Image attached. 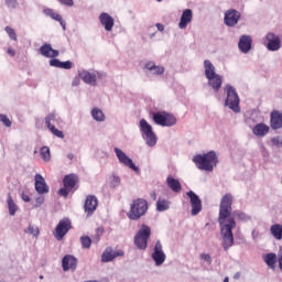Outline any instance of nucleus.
Listing matches in <instances>:
<instances>
[{
    "instance_id": "1",
    "label": "nucleus",
    "mask_w": 282,
    "mask_h": 282,
    "mask_svg": "<svg viewBox=\"0 0 282 282\" xmlns=\"http://www.w3.org/2000/svg\"><path fill=\"white\" fill-rule=\"evenodd\" d=\"M235 217L240 221H250L252 219V217L241 210L232 212V195L226 194L220 199L218 213V224L223 239L221 246L226 252L235 246V235L232 234V229L237 228Z\"/></svg>"
},
{
    "instance_id": "2",
    "label": "nucleus",
    "mask_w": 282,
    "mask_h": 282,
    "mask_svg": "<svg viewBox=\"0 0 282 282\" xmlns=\"http://www.w3.org/2000/svg\"><path fill=\"white\" fill-rule=\"evenodd\" d=\"M193 162H195L199 171H208L210 173L213 172V169L217 166L219 159H217V153H215V151H209L205 154L195 155Z\"/></svg>"
},
{
    "instance_id": "3",
    "label": "nucleus",
    "mask_w": 282,
    "mask_h": 282,
    "mask_svg": "<svg viewBox=\"0 0 282 282\" xmlns=\"http://www.w3.org/2000/svg\"><path fill=\"white\" fill-rule=\"evenodd\" d=\"M149 210V203L144 198H137L130 204V209L127 213V217L132 221H138L141 217L147 215Z\"/></svg>"
},
{
    "instance_id": "4",
    "label": "nucleus",
    "mask_w": 282,
    "mask_h": 282,
    "mask_svg": "<svg viewBox=\"0 0 282 282\" xmlns=\"http://www.w3.org/2000/svg\"><path fill=\"white\" fill-rule=\"evenodd\" d=\"M225 91H227L225 107H229L231 111H235V113H239V111H241V108H239V95L237 94V89L232 87V85L227 84L225 86Z\"/></svg>"
},
{
    "instance_id": "5",
    "label": "nucleus",
    "mask_w": 282,
    "mask_h": 282,
    "mask_svg": "<svg viewBox=\"0 0 282 282\" xmlns=\"http://www.w3.org/2000/svg\"><path fill=\"white\" fill-rule=\"evenodd\" d=\"M151 238V227L148 225H141V228L134 236V246L139 250H144L149 246V239Z\"/></svg>"
},
{
    "instance_id": "6",
    "label": "nucleus",
    "mask_w": 282,
    "mask_h": 282,
    "mask_svg": "<svg viewBox=\"0 0 282 282\" xmlns=\"http://www.w3.org/2000/svg\"><path fill=\"white\" fill-rule=\"evenodd\" d=\"M155 124L160 127H175L177 124V118L175 115H171L166 111H159L152 115Z\"/></svg>"
},
{
    "instance_id": "7",
    "label": "nucleus",
    "mask_w": 282,
    "mask_h": 282,
    "mask_svg": "<svg viewBox=\"0 0 282 282\" xmlns=\"http://www.w3.org/2000/svg\"><path fill=\"white\" fill-rule=\"evenodd\" d=\"M72 228V220L69 218H64L58 221L55 231H54V237L57 241H63V238L67 232H69Z\"/></svg>"
},
{
    "instance_id": "8",
    "label": "nucleus",
    "mask_w": 282,
    "mask_h": 282,
    "mask_svg": "<svg viewBox=\"0 0 282 282\" xmlns=\"http://www.w3.org/2000/svg\"><path fill=\"white\" fill-rule=\"evenodd\" d=\"M113 151H115L120 164H123V166H128V169H131L132 171H134V173H140V167H138L133 163V160L131 158H129V155H127V153H124V151H122L119 148H115Z\"/></svg>"
},
{
    "instance_id": "9",
    "label": "nucleus",
    "mask_w": 282,
    "mask_h": 282,
    "mask_svg": "<svg viewBox=\"0 0 282 282\" xmlns=\"http://www.w3.org/2000/svg\"><path fill=\"white\" fill-rule=\"evenodd\" d=\"M151 257L158 268H160V265L164 264V261H166V253H164V248L162 247V241L158 240L155 242V246H154Z\"/></svg>"
},
{
    "instance_id": "10",
    "label": "nucleus",
    "mask_w": 282,
    "mask_h": 282,
    "mask_svg": "<svg viewBox=\"0 0 282 282\" xmlns=\"http://www.w3.org/2000/svg\"><path fill=\"white\" fill-rule=\"evenodd\" d=\"M241 21V13L236 9H229L225 12L224 23L227 28H235Z\"/></svg>"
},
{
    "instance_id": "11",
    "label": "nucleus",
    "mask_w": 282,
    "mask_h": 282,
    "mask_svg": "<svg viewBox=\"0 0 282 282\" xmlns=\"http://www.w3.org/2000/svg\"><path fill=\"white\" fill-rule=\"evenodd\" d=\"M265 41L267 50H269V52H279L281 47V36L274 34L273 32H269L265 35Z\"/></svg>"
},
{
    "instance_id": "12",
    "label": "nucleus",
    "mask_w": 282,
    "mask_h": 282,
    "mask_svg": "<svg viewBox=\"0 0 282 282\" xmlns=\"http://www.w3.org/2000/svg\"><path fill=\"white\" fill-rule=\"evenodd\" d=\"M186 195L189 197V204L192 206L191 215L192 217H196V215L202 210V198H199V196L193 191L187 192Z\"/></svg>"
},
{
    "instance_id": "13",
    "label": "nucleus",
    "mask_w": 282,
    "mask_h": 282,
    "mask_svg": "<svg viewBox=\"0 0 282 282\" xmlns=\"http://www.w3.org/2000/svg\"><path fill=\"white\" fill-rule=\"evenodd\" d=\"M245 122L251 129L254 124L261 122V111L257 109L247 110L245 113Z\"/></svg>"
},
{
    "instance_id": "14",
    "label": "nucleus",
    "mask_w": 282,
    "mask_h": 282,
    "mask_svg": "<svg viewBox=\"0 0 282 282\" xmlns=\"http://www.w3.org/2000/svg\"><path fill=\"white\" fill-rule=\"evenodd\" d=\"M62 268L64 272H76V269L78 268V259L74 257L73 254H66L62 259Z\"/></svg>"
},
{
    "instance_id": "15",
    "label": "nucleus",
    "mask_w": 282,
    "mask_h": 282,
    "mask_svg": "<svg viewBox=\"0 0 282 282\" xmlns=\"http://www.w3.org/2000/svg\"><path fill=\"white\" fill-rule=\"evenodd\" d=\"M35 191L39 195H47L50 193V186L45 182V178L41 174H35Z\"/></svg>"
},
{
    "instance_id": "16",
    "label": "nucleus",
    "mask_w": 282,
    "mask_h": 282,
    "mask_svg": "<svg viewBox=\"0 0 282 282\" xmlns=\"http://www.w3.org/2000/svg\"><path fill=\"white\" fill-rule=\"evenodd\" d=\"M96 208H98V198L95 195H88L84 205L85 213L90 217L96 212Z\"/></svg>"
},
{
    "instance_id": "17",
    "label": "nucleus",
    "mask_w": 282,
    "mask_h": 282,
    "mask_svg": "<svg viewBox=\"0 0 282 282\" xmlns=\"http://www.w3.org/2000/svg\"><path fill=\"white\" fill-rule=\"evenodd\" d=\"M78 76L84 83H86V85H91V87H96V85H98L96 73L82 69L78 70Z\"/></svg>"
},
{
    "instance_id": "18",
    "label": "nucleus",
    "mask_w": 282,
    "mask_h": 282,
    "mask_svg": "<svg viewBox=\"0 0 282 282\" xmlns=\"http://www.w3.org/2000/svg\"><path fill=\"white\" fill-rule=\"evenodd\" d=\"M238 48L242 54H248L252 50V36L241 35L238 42Z\"/></svg>"
},
{
    "instance_id": "19",
    "label": "nucleus",
    "mask_w": 282,
    "mask_h": 282,
    "mask_svg": "<svg viewBox=\"0 0 282 282\" xmlns=\"http://www.w3.org/2000/svg\"><path fill=\"white\" fill-rule=\"evenodd\" d=\"M40 54L45 58H58L61 53L58 52V50H54L52 47V44H43L40 47Z\"/></svg>"
},
{
    "instance_id": "20",
    "label": "nucleus",
    "mask_w": 282,
    "mask_h": 282,
    "mask_svg": "<svg viewBox=\"0 0 282 282\" xmlns=\"http://www.w3.org/2000/svg\"><path fill=\"white\" fill-rule=\"evenodd\" d=\"M251 129L253 135H257V138H265V134L270 133V126L263 122L256 123Z\"/></svg>"
},
{
    "instance_id": "21",
    "label": "nucleus",
    "mask_w": 282,
    "mask_h": 282,
    "mask_svg": "<svg viewBox=\"0 0 282 282\" xmlns=\"http://www.w3.org/2000/svg\"><path fill=\"white\" fill-rule=\"evenodd\" d=\"M193 21V10L185 9L181 15V20L178 23L180 30H186L188 28V23Z\"/></svg>"
},
{
    "instance_id": "22",
    "label": "nucleus",
    "mask_w": 282,
    "mask_h": 282,
    "mask_svg": "<svg viewBox=\"0 0 282 282\" xmlns=\"http://www.w3.org/2000/svg\"><path fill=\"white\" fill-rule=\"evenodd\" d=\"M99 21L101 25H104L106 32H111V30H113L115 21H113V18L109 15V13H106V12L100 13Z\"/></svg>"
},
{
    "instance_id": "23",
    "label": "nucleus",
    "mask_w": 282,
    "mask_h": 282,
    "mask_svg": "<svg viewBox=\"0 0 282 282\" xmlns=\"http://www.w3.org/2000/svg\"><path fill=\"white\" fill-rule=\"evenodd\" d=\"M207 80H208V86L212 87L215 94H217V91L221 89V85L224 83L221 75L219 74L213 75L212 77H208Z\"/></svg>"
},
{
    "instance_id": "24",
    "label": "nucleus",
    "mask_w": 282,
    "mask_h": 282,
    "mask_svg": "<svg viewBox=\"0 0 282 282\" xmlns=\"http://www.w3.org/2000/svg\"><path fill=\"white\" fill-rule=\"evenodd\" d=\"M143 69L153 76H162V74H164V66L155 65V62H148Z\"/></svg>"
},
{
    "instance_id": "25",
    "label": "nucleus",
    "mask_w": 282,
    "mask_h": 282,
    "mask_svg": "<svg viewBox=\"0 0 282 282\" xmlns=\"http://www.w3.org/2000/svg\"><path fill=\"white\" fill-rule=\"evenodd\" d=\"M77 183H78V175L76 174H68L63 178L64 187L69 188L70 191H74V188H76Z\"/></svg>"
},
{
    "instance_id": "26",
    "label": "nucleus",
    "mask_w": 282,
    "mask_h": 282,
    "mask_svg": "<svg viewBox=\"0 0 282 282\" xmlns=\"http://www.w3.org/2000/svg\"><path fill=\"white\" fill-rule=\"evenodd\" d=\"M271 128L276 131V129H282V113L279 111L271 113Z\"/></svg>"
},
{
    "instance_id": "27",
    "label": "nucleus",
    "mask_w": 282,
    "mask_h": 282,
    "mask_svg": "<svg viewBox=\"0 0 282 282\" xmlns=\"http://www.w3.org/2000/svg\"><path fill=\"white\" fill-rule=\"evenodd\" d=\"M166 184H167L169 188H171V191H173V193L182 192V183H180L178 180L173 178V176H171V175L167 176Z\"/></svg>"
},
{
    "instance_id": "28",
    "label": "nucleus",
    "mask_w": 282,
    "mask_h": 282,
    "mask_svg": "<svg viewBox=\"0 0 282 282\" xmlns=\"http://www.w3.org/2000/svg\"><path fill=\"white\" fill-rule=\"evenodd\" d=\"M204 69L206 78H213V76L217 75V73L215 72V65H213V62H210V59L204 61Z\"/></svg>"
},
{
    "instance_id": "29",
    "label": "nucleus",
    "mask_w": 282,
    "mask_h": 282,
    "mask_svg": "<svg viewBox=\"0 0 282 282\" xmlns=\"http://www.w3.org/2000/svg\"><path fill=\"white\" fill-rule=\"evenodd\" d=\"M7 206L9 208V215L14 217L17 215V210H19V206H17V203H14V199H12V194L10 193H8L7 196Z\"/></svg>"
},
{
    "instance_id": "30",
    "label": "nucleus",
    "mask_w": 282,
    "mask_h": 282,
    "mask_svg": "<svg viewBox=\"0 0 282 282\" xmlns=\"http://www.w3.org/2000/svg\"><path fill=\"white\" fill-rule=\"evenodd\" d=\"M139 127H140L141 133H142V138H144V135H149V133H153V127L150 126V123L147 119H141Z\"/></svg>"
},
{
    "instance_id": "31",
    "label": "nucleus",
    "mask_w": 282,
    "mask_h": 282,
    "mask_svg": "<svg viewBox=\"0 0 282 282\" xmlns=\"http://www.w3.org/2000/svg\"><path fill=\"white\" fill-rule=\"evenodd\" d=\"M171 208V202L169 199L159 198L156 202V210L159 213H164Z\"/></svg>"
},
{
    "instance_id": "32",
    "label": "nucleus",
    "mask_w": 282,
    "mask_h": 282,
    "mask_svg": "<svg viewBox=\"0 0 282 282\" xmlns=\"http://www.w3.org/2000/svg\"><path fill=\"white\" fill-rule=\"evenodd\" d=\"M271 235L272 237H274V239H276L278 241H281L282 239V225L280 224H275L272 225L270 228Z\"/></svg>"
},
{
    "instance_id": "33",
    "label": "nucleus",
    "mask_w": 282,
    "mask_h": 282,
    "mask_svg": "<svg viewBox=\"0 0 282 282\" xmlns=\"http://www.w3.org/2000/svg\"><path fill=\"white\" fill-rule=\"evenodd\" d=\"M143 140L148 147H155V144H158V135H155V132L143 135Z\"/></svg>"
},
{
    "instance_id": "34",
    "label": "nucleus",
    "mask_w": 282,
    "mask_h": 282,
    "mask_svg": "<svg viewBox=\"0 0 282 282\" xmlns=\"http://www.w3.org/2000/svg\"><path fill=\"white\" fill-rule=\"evenodd\" d=\"M113 261V249L107 248L101 254V262L109 263Z\"/></svg>"
},
{
    "instance_id": "35",
    "label": "nucleus",
    "mask_w": 282,
    "mask_h": 282,
    "mask_svg": "<svg viewBox=\"0 0 282 282\" xmlns=\"http://www.w3.org/2000/svg\"><path fill=\"white\" fill-rule=\"evenodd\" d=\"M264 263L272 270H274V265L276 263V253H267L264 256Z\"/></svg>"
},
{
    "instance_id": "36",
    "label": "nucleus",
    "mask_w": 282,
    "mask_h": 282,
    "mask_svg": "<svg viewBox=\"0 0 282 282\" xmlns=\"http://www.w3.org/2000/svg\"><path fill=\"white\" fill-rule=\"evenodd\" d=\"M91 116L96 122H105V112L100 108H94L91 110Z\"/></svg>"
},
{
    "instance_id": "37",
    "label": "nucleus",
    "mask_w": 282,
    "mask_h": 282,
    "mask_svg": "<svg viewBox=\"0 0 282 282\" xmlns=\"http://www.w3.org/2000/svg\"><path fill=\"white\" fill-rule=\"evenodd\" d=\"M109 184H110V188H118V186L122 184V180L120 178V176L116 174H111L109 176Z\"/></svg>"
},
{
    "instance_id": "38",
    "label": "nucleus",
    "mask_w": 282,
    "mask_h": 282,
    "mask_svg": "<svg viewBox=\"0 0 282 282\" xmlns=\"http://www.w3.org/2000/svg\"><path fill=\"white\" fill-rule=\"evenodd\" d=\"M40 154L42 160H44V162H50V160H52V154L50 152V148L48 147H42L40 149Z\"/></svg>"
},
{
    "instance_id": "39",
    "label": "nucleus",
    "mask_w": 282,
    "mask_h": 282,
    "mask_svg": "<svg viewBox=\"0 0 282 282\" xmlns=\"http://www.w3.org/2000/svg\"><path fill=\"white\" fill-rule=\"evenodd\" d=\"M79 241L84 250H89V248H91V238L89 236H82Z\"/></svg>"
},
{
    "instance_id": "40",
    "label": "nucleus",
    "mask_w": 282,
    "mask_h": 282,
    "mask_svg": "<svg viewBox=\"0 0 282 282\" xmlns=\"http://www.w3.org/2000/svg\"><path fill=\"white\" fill-rule=\"evenodd\" d=\"M44 14H46V17H51L53 21H61V19H63V17L56 13L54 9H44Z\"/></svg>"
},
{
    "instance_id": "41",
    "label": "nucleus",
    "mask_w": 282,
    "mask_h": 282,
    "mask_svg": "<svg viewBox=\"0 0 282 282\" xmlns=\"http://www.w3.org/2000/svg\"><path fill=\"white\" fill-rule=\"evenodd\" d=\"M4 3L9 10H17L19 8V0H4Z\"/></svg>"
},
{
    "instance_id": "42",
    "label": "nucleus",
    "mask_w": 282,
    "mask_h": 282,
    "mask_svg": "<svg viewBox=\"0 0 282 282\" xmlns=\"http://www.w3.org/2000/svg\"><path fill=\"white\" fill-rule=\"evenodd\" d=\"M56 120V113L51 112L45 117V124L46 127H53L54 124H52V122H54Z\"/></svg>"
},
{
    "instance_id": "43",
    "label": "nucleus",
    "mask_w": 282,
    "mask_h": 282,
    "mask_svg": "<svg viewBox=\"0 0 282 282\" xmlns=\"http://www.w3.org/2000/svg\"><path fill=\"white\" fill-rule=\"evenodd\" d=\"M24 232H26V235H32L33 237H39L40 235L37 227H34L32 225H30L28 229L24 230Z\"/></svg>"
},
{
    "instance_id": "44",
    "label": "nucleus",
    "mask_w": 282,
    "mask_h": 282,
    "mask_svg": "<svg viewBox=\"0 0 282 282\" xmlns=\"http://www.w3.org/2000/svg\"><path fill=\"white\" fill-rule=\"evenodd\" d=\"M4 32H7L11 41H17V31H14V29H12L11 26H6Z\"/></svg>"
},
{
    "instance_id": "45",
    "label": "nucleus",
    "mask_w": 282,
    "mask_h": 282,
    "mask_svg": "<svg viewBox=\"0 0 282 282\" xmlns=\"http://www.w3.org/2000/svg\"><path fill=\"white\" fill-rule=\"evenodd\" d=\"M47 129H50L51 133H53V135H55L56 138H65V134L63 133V131L56 129V127L54 126H50Z\"/></svg>"
},
{
    "instance_id": "46",
    "label": "nucleus",
    "mask_w": 282,
    "mask_h": 282,
    "mask_svg": "<svg viewBox=\"0 0 282 282\" xmlns=\"http://www.w3.org/2000/svg\"><path fill=\"white\" fill-rule=\"evenodd\" d=\"M199 259L207 263V265H213V257L209 253H200Z\"/></svg>"
},
{
    "instance_id": "47",
    "label": "nucleus",
    "mask_w": 282,
    "mask_h": 282,
    "mask_svg": "<svg viewBox=\"0 0 282 282\" xmlns=\"http://www.w3.org/2000/svg\"><path fill=\"white\" fill-rule=\"evenodd\" d=\"M0 122H2L7 128L12 127V121L8 118V115L0 113Z\"/></svg>"
},
{
    "instance_id": "48",
    "label": "nucleus",
    "mask_w": 282,
    "mask_h": 282,
    "mask_svg": "<svg viewBox=\"0 0 282 282\" xmlns=\"http://www.w3.org/2000/svg\"><path fill=\"white\" fill-rule=\"evenodd\" d=\"M43 204H45V197H43V194H40V196H37L35 198L34 208H41V206H43Z\"/></svg>"
},
{
    "instance_id": "49",
    "label": "nucleus",
    "mask_w": 282,
    "mask_h": 282,
    "mask_svg": "<svg viewBox=\"0 0 282 282\" xmlns=\"http://www.w3.org/2000/svg\"><path fill=\"white\" fill-rule=\"evenodd\" d=\"M50 66L61 69V59L52 57V59H50Z\"/></svg>"
},
{
    "instance_id": "50",
    "label": "nucleus",
    "mask_w": 282,
    "mask_h": 282,
    "mask_svg": "<svg viewBox=\"0 0 282 282\" xmlns=\"http://www.w3.org/2000/svg\"><path fill=\"white\" fill-rule=\"evenodd\" d=\"M59 69H72V62H59Z\"/></svg>"
},
{
    "instance_id": "51",
    "label": "nucleus",
    "mask_w": 282,
    "mask_h": 282,
    "mask_svg": "<svg viewBox=\"0 0 282 282\" xmlns=\"http://www.w3.org/2000/svg\"><path fill=\"white\" fill-rule=\"evenodd\" d=\"M70 191V188L64 186L63 188L58 189V195H61L62 197H67Z\"/></svg>"
},
{
    "instance_id": "52",
    "label": "nucleus",
    "mask_w": 282,
    "mask_h": 282,
    "mask_svg": "<svg viewBox=\"0 0 282 282\" xmlns=\"http://www.w3.org/2000/svg\"><path fill=\"white\" fill-rule=\"evenodd\" d=\"M62 6L67 8H74V0H57Z\"/></svg>"
},
{
    "instance_id": "53",
    "label": "nucleus",
    "mask_w": 282,
    "mask_h": 282,
    "mask_svg": "<svg viewBox=\"0 0 282 282\" xmlns=\"http://www.w3.org/2000/svg\"><path fill=\"white\" fill-rule=\"evenodd\" d=\"M278 261H279V268L282 271V247H280L278 252Z\"/></svg>"
},
{
    "instance_id": "54",
    "label": "nucleus",
    "mask_w": 282,
    "mask_h": 282,
    "mask_svg": "<svg viewBox=\"0 0 282 282\" xmlns=\"http://www.w3.org/2000/svg\"><path fill=\"white\" fill-rule=\"evenodd\" d=\"M20 196H21L22 200H24L26 203L31 202L30 195L25 194V192H20Z\"/></svg>"
},
{
    "instance_id": "55",
    "label": "nucleus",
    "mask_w": 282,
    "mask_h": 282,
    "mask_svg": "<svg viewBox=\"0 0 282 282\" xmlns=\"http://www.w3.org/2000/svg\"><path fill=\"white\" fill-rule=\"evenodd\" d=\"M112 257L113 259H118V257H124V251L122 250L112 251Z\"/></svg>"
},
{
    "instance_id": "56",
    "label": "nucleus",
    "mask_w": 282,
    "mask_h": 282,
    "mask_svg": "<svg viewBox=\"0 0 282 282\" xmlns=\"http://www.w3.org/2000/svg\"><path fill=\"white\" fill-rule=\"evenodd\" d=\"M80 78H79V76H77V77H74L73 78V82H72V86L73 87H78V85H80Z\"/></svg>"
},
{
    "instance_id": "57",
    "label": "nucleus",
    "mask_w": 282,
    "mask_h": 282,
    "mask_svg": "<svg viewBox=\"0 0 282 282\" xmlns=\"http://www.w3.org/2000/svg\"><path fill=\"white\" fill-rule=\"evenodd\" d=\"M59 25L63 28V30H67V23L65 22V20H63V18H61V20H58Z\"/></svg>"
},
{
    "instance_id": "58",
    "label": "nucleus",
    "mask_w": 282,
    "mask_h": 282,
    "mask_svg": "<svg viewBox=\"0 0 282 282\" xmlns=\"http://www.w3.org/2000/svg\"><path fill=\"white\" fill-rule=\"evenodd\" d=\"M84 282H109V278H104L100 281H98V280H86Z\"/></svg>"
},
{
    "instance_id": "59",
    "label": "nucleus",
    "mask_w": 282,
    "mask_h": 282,
    "mask_svg": "<svg viewBox=\"0 0 282 282\" xmlns=\"http://www.w3.org/2000/svg\"><path fill=\"white\" fill-rule=\"evenodd\" d=\"M7 53L9 54V56H15L17 55V53L14 52V50H12V48H8V51H7Z\"/></svg>"
},
{
    "instance_id": "60",
    "label": "nucleus",
    "mask_w": 282,
    "mask_h": 282,
    "mask_svg": "<svg viewBox=\"0 0 282 282\" xmlns=\"http://www.w3.org/2000/svg\"><path fill=\"white\" fill-rule=\"evenodd\" d=\"M156 28L159 30V32H164V26L160 23H156Z\"/></svg>"
},
{
    "instance_id": "61",
    "label": "nucleus",
    "mask_w": 282,
    "mask_h": 282,
    "mask_svg": "<svg viewBox=\"0 0 282 282\" xmlns=\"http://www.w3.org/2000/svg\"><path fill=\"white\" fill-rule=\"evenodd\" d=\"M234 279L237 281L239 279H241V272H236L234 275Z\"/></svg>"
},
{
    "instance_id": "62",
    "label": "nucleus",
    "mask_w": 282,
    "mask_h": 282,
    "mask_svg": "<svg viewBox=\"0 0 282 282\" xmlns=\"http://www.w3.org/2000/svg\"><path fill=\"white\" fill-rule=\"evenodd\" d=\"M151 198L154 199V200L158 199V194L155 192H152L151 193Z\"/></svg>"
},
{
    "instance_id": "63",
    "label": "nucleus",
    "mask_w": 282,
    "mask_h": 282,
    "mask_svg": "<svg viewBox=\"0 0 282 282\" xmlns=\"http://www.w3.org/2000/svg\"><path fill=\"white\" fill-rule=\"evenodd\" d=\"M67 158H68V160H73L74 159V153H68Z\"/></svg>"
},
{
    "instance_id": "64",
    "label": "nucleus",
    "mask_w": 282,
    "mask_h": 282,
    "mask_svg": "<svg viewBox=\"0 0 282 282\" xmlns=\"http://www.w3.org/2000/svg\"><path fill=\"white\" fill-rule=\"evenodd\" d=\"M224 282H229L228 276H226V278L224 279Z\"/></svg>"
}]
</instances>
